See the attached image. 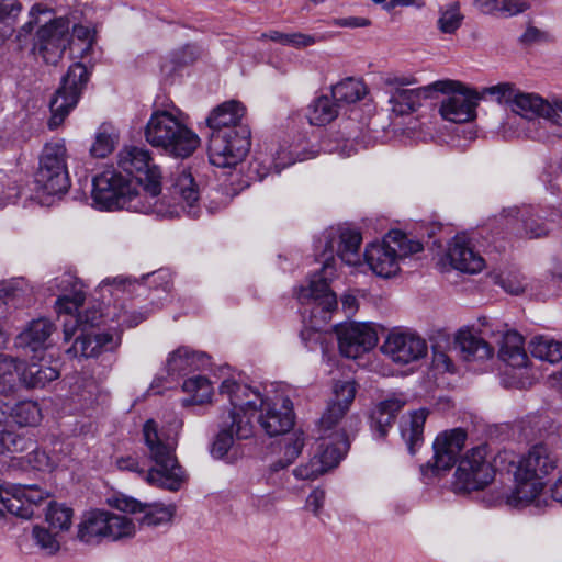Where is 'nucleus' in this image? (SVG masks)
Segmentation results:
<instances>
[{"instance_id":"48","label":"nucleus","mask_w":562,"mask_h":562,"mask_svg":"<svg viewBox=\"0 0 562 562\" xmlns=\"http://www.w3.org/2000/svg\"><path fill=\"white\" fill-rule=\"evenodd\" d=\"M22 9L19 0H0V45L12 35Z\"/></svg>"},{"instance_id":"16","label":"nucleus","mask_w":562,"mask_h":562,"mask_svg":"<svg viewBox=\"0 0 562 562\" xmlns=\"http://www.w3.org/2000/svg\"><path fill=\"white\" fill-rule=\"evenodd\" d=\"M88 79L89 74L83 64L75 63L68 68L60 88L50 101L52 116L48 122L50 130L57 128L77 105Z\"/></svg>"},{"instance_id":"35","label":"nucleus","mask_w":562,"mask_h":562,"mask_svg":"<svg viewBox=\"0 0 562 562\" xmlns=\"http://www.w3.org/2000/svg\"><path fill=\"white\" fill-rule=\"evenodd\" d=\"M77 537L88 544H97L106 539V510L86 512L78 525Z\"/></svg>"},{"instance_id":"23","label":"nucleus","mask_w":562,"mask_h":562,"mask_svg":"<svg viewBox=\"0 0 562 562\" xmlns=\"http://www.w3.org/2000/svg\"><path fill=\"white\" fill-rule=\"evenodd\" d=\"M456 86L446 90L448 95L442 100L439 112L441 116L450 122L464 123L475 117V108L481 99L490 97L464 87L456 81Z\"/></svg>"},{"instance_id":"62","label":"nucleus","mask_w":562,"mask_h":562,"mask_svg":"<svg viewBox=\"0 0 562 562\" xmlns=\"http://www.w3.org/2000/svg\"><path fill=\"white\" fill-rule=\"evenodd\" d=\"M146 279L149 285L161 288L164 292H169L171 289V273L168 270H158L148 274Z\"/></svg>"},{"instance_id":"26","label":"nucleus","mask_w":562,"mask_h":562,"mask_svg":"<svg viewBox=\"0 0 562 562\" xmlns=\"http://www.w3.org/2000/svg\"><path fill=\"white\" fill-rule=\"evenodd\" d=\"M318 150L304 136L299 135L293 138L283 139L276 148L271 149V157L268 166L262 162L266 172L260 175V180L268 175L269 169H273L276 173H280L284 168L297 162L316 157ZM261 162H258L260 166Z\"/></svg>"},{"instance_id":"9","label":"nucleus","mask_w":562,"mask_h":562,"mask_svg":"<svg viewBox=\"0 0 562 562\" xmlns=\"http://www.w3.org/2000/svg\"><path fill=\"white\" fill-rule=\"evenodd\" d=\"M361 241V234L357 229L344 226L325 229L318 239L324 248L322 252L324 257L323 267L319 272L312 274L310 278H321L329 285V281L336 276L335 254L348 267H362Z\"/></svg>"},{"instance_id":"61","label":"nucleus","mask_w":562,"mask_h":562,"mask_svg":"<svg viewBox=\"0 0 562 562\" xmlns=\"http://www.w3.org/2000/svg\"><path fill=\"white\" fill-rule=\"evenodd\" d=\"M79 41L85 46L82 52L86 53L92 46L93 35L91 30L88 26L83 25H74L72 33H70V44Z\"/></svg>"},{"instance_id":"29","label":"nucleus","mask_w":562,"mask_h":562,"mask_svg":"<svg viewBox=\"0 0 562 562\" xmlns=\"http://www.w3.org/2000/svg\"><path fill=\"white\" fill-rule=\"evenodd\" d=\"M445 258L453 269L463 273L475 274L485 268L484 258L464 233L457 234L449 241Z\"/></svg>"},{"instance_id":"49","label":"nucleus","mask_w":562,"mask_h":562,"mask_svg":"<svg viewBox=\"0 0 562 562\" xmlns=\"http://www.w3.org/2000/svg\"><path fill=\"white\" fill-rule=\"evenodd\" d=\"M136 532V524L127 516L106 510V539L121 540L131 538Z\"/></svg>"},{"instance_id":"24","label":"nucleus","mask_w":562,"mask_h":562,"mask_svg":"<svg viewBox=\"0 0 562 562\" xmlns=\"http://www.w3.org/2000/svg\"><path fill=\"white\" fill-rule=\"evenodd\" d=\"M127 181V177L114 169L95 176L92 181V206L100 211L121 210Z\"/></svg>"},{"instance_id":"60","label":"nucleus","mask_w":562,"mask_h":562,"mask_svg":"<svg viewBox=\"0 0 562 562\" xmlns=\"http://www.w3.org/2000/svg\"><path fill=\"white\" fill-rule=\"evenodd\" d=\"M318 41V37L313 34H305L301 32L286 33L284 38V45L294 48H305L314 45Z\"/></svg>"},{"instance_id":"44","label":"nucleus","mask_w":562,"mask_h":562,"mask_svg":"<svg viewBox=\"0 0 562 562\" xmlns=\"http://www.w3.org/2000/svg\"><path fill=\"white\" fill-rule=\"evenodd\" d=\"M176 512L177 506L173 503H144L139 512L143 514L140 524L147 527H157L169 524L175 517Z\"/></svg>"},{"instance_id":"51","label":"nucleus","mask_w":562,"mask_h":562,"mask_svg":"<svg viewBox=\"0 0 562 562\" xmlns=\"http://www.w3.org/2000/svg\"><path fill=\"white\" fill-rule=\"evenodd\" d=\"M139 286L140 283L135 279L115 277L113 279L103 280L99 285V290L104 301L106 299V295H109L110 297H115V300L119 299L120 294L130 295Z\"/></svg>"},{"instance_id":"20","label":"nucleus","mask_w":562,"mask_h":562,"mask_svg":"<svg viewBox=\"0 0 562 562\" xmlns=\"http://www.w3.org/2000/svg\"><path fill=\"white\" fill-rule=\"evenodd\" d=\"M465 440L467 432L461 428H454L439 434L434 441L432 459L420 467L423 476L431 479L450 470L464 447Z\"/></svg>"},{"instance_id":"54","label":"nucleus","mask_w":562,"mask_h":562,"mask_svg":"<svg viewBox=\"0 0 562 562\" xmlns=\"http://www.w3.org/2000/svg\"><path fill=\"white\" fill-rule=\"evenodd\" d=\"M72 509L63 504L53 503L46 513V520L52 528L68 530L72 521Z\"/></svg>"},{"instance_id":"50","label":"nucleus","mask_w":562,"mask_h":562,"mask_svg":"<svg viewBox=\"0 0 562 562\" xmlns=\"http://www.w3.org/2000/svg\"><path fill=\"white\" fill-rule=\"evenodd\" d=\"M24 363L16 359L0 355V393L11 392L18 380H21V373Z\"/></svg>"},{"instance_id":"38","label":"nucleus","mask_w":562,"mask_h":562,"mask_svg":"<svg viewBox=\"0 0 562 562\" xmlns=\"http://www.w3.org/2000/svg\"><path fill=\"white\" fill-rule=\"evenodd\" d=\"M182 390L188 394V397L181 401L183 407L203 405L212 401L213 386L205 376L195 375L187 379L182 384Z\"/></svg>"},{"instance_id":"3","label":"nucleus","mask_w":562,"mask_h":562,"mask_svg":"<svg viewBox=\"0 0 562 562\" xmlns=\"http://www.w3.org/2000/svg\"><path fill=\"white\" fill-rule=\"evenodd\" d=\"M558 465L559 458L548 446L535 445L517 462L512 492L494 491L485 502L490 506L502 504L513 508L533 506L543 510L549 507V501L543 493L542 480L557 470Z\"/></svg>"},{"instance_id":"13","label":"nucleus","mask_w":562,"mask_h":562,"mask_svg":"<svg viewBox=\"0 0 562 562\" xmlns=\"http://www.w3.org/2000/svg\"><path fill=\"white\" fill-rule=\"evenodd\" d=\"M524 344V337L515 330H508L502 337L498 357L505 363L501 375L505 387L526 389L537 378Z\"/></svg>"},{"instance_id":"31","label":"nucleus","mask_w":562,"mask_h":562,"mask_svg":"<svg viewBox=\"0 0 562 562\" xmlns=\"http://www.w3.org/2000/svg\"><path fill=\"white\" fill-rule=\"evenodd\" d=\"M406 396L394 393L375 405L370 415L374 437L384 438L392 428L398 412L406 405Z\"/></svg>"},{"instance_id":"22","label":"nucleus","mask_w":562,"mask_h":562,"mask_svg":"<svg viewBox=\"0 0 562 562\" xmlns=\"http://www.w3.org/2000/svg\"><path fill=\"white\" fill-rule=\"evenodd\" d=\"M48 496V492L36 484L0 486V504L2 507L8 513L23 519H31L35 507L47 499Z\"/></svg>"},{"instance_id":"63","label":"nucleus","mask_w":562,"mask_h":562,"mask_svg":"<svg viewBox=\"0 0 562 562\" xmlns=\"http://www.w3.org/2000/svg\"><path fill=\"white\" fill-rule=\"evenodd\" d=\"M415 82V78L407 76L389 75L384 78V83L390 88V93L394 90H405Z\"/></svg>"},{"instance_id":"6","label":"nucleus","mask_w":562,"mask_h":562,"mask_svg":"<svg viewBox=\"0 0 562 562\" xmlns=\"http://www.w3.org/2000/svg\"><path fill=\"white\" fill-rule=\"evenodd\" d=\"M218 391L229 401L231 406L237 407L240 414L246 413L251 423L258 412V424L270 437L283 435L293 427V404L289 397H265L258 389L235 378L223 380Z\"/></svg>"},{"instance_id":"59","label":"nucleus","mask_w":562,"mask_h":562,"mask_svg":"<svg viewBox=\"0 0 562 562\" xmlns=\"http://www.w3.org/2000/svg\"><path fill=\"white\" fill-rule=\"evenodd\" d=\"M529 8L530 4L524 0H499L498 14L510 18L527 11Z\"/></svg>"},{"instance_id":"11","label":"nucleus","mask_w":562,"mask_h":562,"mask_svg":"<svg viewBox=\"0 0 562 562\" xmlns=\"http://www.w3.org/2000/svg\"><path fill=\"white\" fill-rule=\"evenodd\" d=\"M487 456V446L481 445L460 457L451 482L456 494L483 491L494 481L496 470Z\"/></svg>"},{"instance_id":"56","label":"nucleus","mask_w":562,"mask_h":562,"mask_svg":"<svg viewBox=\"0 0 562 562\" xmlns=\"http://www.w3.org/2000/svg\"><path fill=\"white\" fill-rule=\"evenodd\" d=\"M32 536L35 543L47 554H55L60 548V543L56 535H53L44 527L35 526L33 528Z\"/></svg>"},{"instance_id":"4","label":"nucleus","mask_w":562,"mask_h":562,"mask_svg":"<svg viewBox=\"0 0 562 562\" xmlns=\"http://www.w3.org/2000/svg\"><path fill=\"white\" fill-rule=\"evenodd\" d=\"M160 193V181L128 180L121 202L122 209L143 214L151 213L159 217H176L181 212H186L191 217L198 216L199 190L188 170H181L173 182L171 189L173 203L167 202L166 196L159 198Z\"/></svg>"},{"instance_id":"41","label":"nucleus","mask_w":562,"mask_h":562,"mask_svg":"<svg viewBox=\"0 0 562 562\" xmlns=\"http://www.w3.org/2000/svg\"><path fill=\"white\" fill-rule=\"evenodd\" d=\"M339 111V104L333 97L322 95L308 105L306 116L310 124L324 126L333 122L338 116Z\"/></svg>"},{"instance_id":"43","label":"nucleus","mask_w":562,"mask_h":562,"mask_svg":"<svg viewBox=\"0 0 562 562\" xmlns=\"http://www.w3.org/2000/svg\"><path fill=\"white\" fill-rule=\"evenodd\" d=\"M60 375L56 366L45 363H30L23 366L21 381L29 387H44L46 384L57 380Z\"/></svg>"},{"instance_id":"57","label":"nucleus","mask_w":562,"mask_h":562,"mask_svg":"<svg viewBox=\"0 0 562 562\" xmlns=\"http://www.w3.org/2000/svg\"><path fill=\"white\" fill-rule=\"evenodd\" d=\"M29 464L38 471H52L56 463L52 458L41 449H34L26 456Z\"/></svg>"},{"instance_id":"52","label":"nucleus","mask_w":562,"mask_h":562,"mask_svg":"<svg viewBox=\"0 0 562 562\" xmlns=\"http://www.w3.org/2000/svg\"><path fill=\"white\" fill-rule=\"evenodd\" d=\"M116 142L117 136L113 128L103 124L95 133V138L90 148V153L93 157L104 158L114 150Z\"/></svg>"},{"instance_id":"55","label":"nucleus","mask_w":562,"mask_h":562,"mask_svg":"<svg viewBox=\"0 0 562 562\" xmlns=\"http://www.w3.org/2000/svg\"><path fill=\"white\" fill-rule=\"evenodd\" d=\"M32 445L30 439L10 430H0V454L16 453Z\"/></svg>"},{"instance_id":"39","label":"nucleus","mask_w":562,"mask_h":562,"mask_svg":"<svg viewBox=\"0 0 562 562\" xmlns=\"http://www.w3.org/2000/svg\"><path fill=\"white\" fill-rule=\"evenodd\" d=\"M532 357L551 364L562 360V342L548 335H538L528 345Z\"/></svg>"},{"instance_id":"19","label":"nucleus","mask_w":562,"mask_h":562,"mask_svg":"<svg viewBox=\"0 0 562 562\" xmlns=\"http://www.w3.org/2000/svg\"><path fill=\"white\" fill-rule=\"evenodd\" d=\"M254 435V424L247 414H240L237 407L232 406L224 412L218 422V432L212 446L211 454L215 459H225L236 440H245Z\"/></svg>"},{"instance_id":"8","label":"nucleus","mask_w":562,"mask_h":562,"mask_svg":"<svg viewBox=\"0 0 562 562\" xmlns=\"http://www.w3.org/2000/svg\"><path fill=\"white\" fill-rule=\"evenodd\" d=\"M294 294L301 305H311L310 321L301 331V339L307 348H313L319 342L321 330L337 308V296L321 278H308L305 284L295 289Z\"/></svg>"},{"instance_id":"33","label":"nucleus","mask_w":562,"mask_h":562,"mask_svg":"<svg viewBox=\"0 0 562 562\" xmlns=\"http://www.w3.org/2000/svg\"><path fill=\"white\" fill-rule=\"evenodd\" d=\"M209 366V356L202 351H195L187 346H181L168 355L166 361L167 372L171 376L188 374Z\"/></svg>"},{"instance_id":"1","label":"nucleus","mask_w":562,"mask_h":562,"mask_svg":"<svg viewBox=\"0 0 562 562\" xmlns=\"http://www.w3.org/2000/svg\"><path fill=\"white\" fill-rule=\"evenodd\" d=\"M83 283L71 273H64L50 282V290L57 300L55 302L56 313L65 315L64 339L70 340L76 331L81 330L74 345L67 349V353L74 357L91 358L97 357L101 351L113 350L120 344V335L111 333H87L88 327H94L100 324L101 318L110 317L117 327H134L138 325L146 315L127 311L125 305H108L106 312L97 310H87L83 314L79 313L86 300Z\"/></svg>"},{"instance_id":"17","label":"nucleus","mask_w":562,"mask_h":562,"mask_svg":"<svg viewBox=\"0 0 562 562\" xmlns=\"http://www.w3.org/2000/svg\"><path fill=\"white\" fill-rule=\"evenodd\" d=\"M250 149V130L212 132L209 140V160L218 168H233Z\"/></svg>"},{"instance_id":"25","label":"nucleus","mask_w":562,"mask_h":562,"mask_svg":"<svg viewBox=\"0 0 562 562\" xmlns=\"http://www.w3.org/2000/svg\"><path fill=\"white\" fill-rule=\"evenodd\" d=\"M339 351L344 357L357 359L378 344V333L371 323L351 322L337 328Z\"/></svg>"},{"instance_id":"18","label":"nucleus","mask_w":562,"mask_h":562,"mask_svg":"<svg viewBox=\"0 0 562 562\" xmlns=\"http://www.w3.org/2000/svg\"><path fill=\"white\" fill-rule=\"evenodd\" d=\"M70 45V21L59 16L41 25L33 43V54H37L46 64L56 65Z\"/></svg>"},{"instance_id":"37","label":"nucleus","mask_w":562,"mask_h":562,"mask_svg":"<svg viewBox=\"0 0 562 562\" xmlns=\"http://www.w3.org/2000/svg\"><path fill=\"white\" fill-rule=\"evenodd\" d=\"M52 9L43 3H35L31 7L27 13V21L16 30L14 36V43L16 44L18 49L23 50L31 48L33 52L35 37L34 29L40 23V16L52 14Z\"/></svg>"},{"instance_id":"46","label":"nucleus","mask_w":562,"mask_h":562,"mask_svg":"<svg viewBox=\"0 0 562 562\" xmlns=\"http://www.w3.org/2000/svg\"><path fill=\"white\" fill-rule=\"evenodd\" d=\"M9 415L20 427L37 426L43 418L40 404L32 400H24L15 403L11 407Z\"/></svg>"},{"instance_id":"58","label":"nucleus","mask_w":562,"mask_h":562,"mask_svg":"<svg viewBox=\"0 0 562 562\" xmlns=\"http://www.w3.org/2000/svg\"><path fill=\"white\" fill-rule=\"evenodd\" d=\"M110 506L126 513H139L144 503L138 502L137 499L126 496L124 494L113 495L109 499Z\"/></svg>"},{"instance_id":"2","label":"nucleus","mask_w":562,"mask_h":562,"mask_svg":"<svg viewBox=\"0 0 562 562\" xmlns=\"http://www.w3.org/2000/svg\"><path fill=\"white\" fill-rule=\"evenodd\" d=\"M182 426L183 422L178 416H172L162 427L154 419H148L143 426V440L145 453L153 465L145 471L135 458L121 457L116 459V467L120 470L142 473L153 486L171 492L180 490L187 481V473L176 457Z\"/></svg>"},{"instance_id":"64","label":"nucleus","mask_w":562,"mask_h":562,"mask_svg":"<svg viewBox=\"0 0 562 562\" xmlns=\"http://www.w3.org/2000/svg\"><path fill=\"white\" fill-rule=\"evenodd\" d=\"M325 501V493L322 490H314L306 498V508L313 514L317 515L323 507Z\"/></svg>"},{"instance_id":"15","label":"nucleus","mask_w":562,"mask_h":562,"mask_svg":"<svg viewBox=\"0 0 562 562\" xmlns=\"http://www.w3.org/2000/svg\"><path fill=\"white\" fill-rule=\"evenodd\" d=\"M542 213L538 206L522 205L507 207L499 214L502 225L517 234H524L529 238H539L546 236L549 232V221H554L557 216H562V202L559 203L557 210L546 213L544 221Z\"/></svg>"},{"instance_id":"45","label":"nucleus","mask_w":562,"mask_h":562,"mask_svg":"<svg viewBox=\"0 0 562 562\" xmlns=\"http://www.w3.org/2000/svg\"><path fill=\"white\" fill-rule=\"evenodd\" d=\"M31 291L22 279L4 282L0 288V306L22 307L29 301Z\"/></svg>"},{"instance_id":"21","label":"nucleus","mask_w":562,"mask_h":562,"mask_svg":"<svg viewBox=\"0 0 562 562\" xmlns=\"http://www.w3.org/2000/svg\"><path fill=\"white\" fill-rule=\"evenodd\" d=\"M381 351L395 363L408 364L424 358L427 355L428 345L417 333L395 328L386 335Z\"/></svg>"},{"instance_id":"30","label":"nucleus","mask_w":562,"mask_h":562,"mask_svg":"<svg viewBox=\"0 0 562 562\" xmlns=\"http://www.w3.org/2000/svg\"><path fill=\"white\" fill-rule=\"evenodd\" d=\"M357 393L353 381H337L333 387V397L322 415L321 426L327 431L340 426Z\"/></svg>"},{"instance_id":"28","label":"nucleus","mask_w":562,"mask_h":562,"mask_svg":"<svg viewBox=\"0 0 562 562\" xmlns=\"http://www.w3.org/2000/svg\"><path fill=\"white\" fill-rule=\"evenodd\" d=\"M456 85V80L446 79L418 88L394 90L391 92L389 103L392 112L396 115H407L417 111L422 106L423 100L430 98L434 92H445Z\"/></svg>"},{"instance_id":"14","label":"nucleus","mask_w":562,"mask_h":562,"mask_svg":"<svg viewBox=\"0 0 562 562\" xmlns=\"http://www.w3.org/2000/svg\"><path fill=\"white\" fill-rule=\"evenodd\" d=\"M67 150L64 140L45 145L35 175L38 192L47 195H63L70 187L66 164Z\"/></svg>"},{"instance_id":"27","label":"nucleus","mask_w":562,"mask_h":562,"mask_svg":"<svg viewBox=\"0 0 562 562\" xmlns=\"http://www.w3.org/2000/svg\"><path fill=\"white\" fill-rule=\"evenodd\" d=\"M119 167L131 178L127 180L160 181L161 172L145 147L125 146L119 153Z\"/></svg>"},{"instance_id":"36","label":"nucleus","mask_w":562,"mask_h":562,"mask_svg":"<svg viewBox=\"0 0 562 562\" xmlns=\"http://www.w3.org/2000/svg\"><path fill=\"white\" fill-rule=\"evenodd\" d=\"M456 341L467 360H484L493 356V348L470 329L459 330Z\"/></svg>"},{"instance_id":"53","label":"nucleus","mask_w":562,"mask_h":562,"mask_svg":"<svg viewBox=\"0 0 562 562\" xmlns=\"http://www.w3.org/2000/svg\"><path fill=\"white\" fill-rule=\"evenodd\" d=\"M303 447L304 439L302 435L294 434L291 438L288 439V442L284 446V458L273 462L270 465L271 471L278 472L292 464L294 460L301 454Z\"/></svg>"},{"instance_id":"32","label":"nucleus","mask_w":562,"mask_h":562,"mask_svg":"<svg viewBox=\"0 0 562 562\" xmlns=\"http://www.w3.org/2000/svg\"><path fill=\"white\" fill-rule=\"evenodd\" d=\"M246 113L244 104L236 100L223 102L207 116L206 123L212 132H232L235 134L240 128H248L241 123Z\"/></svg>"},{"instance_id":"42","label":"nucleus","mask_w":562,"mask_h":562,"mask_svg":"<svg viewBox=\"0 0 562 562\" xmlns=\"http://www.w3.org/2000/svg\"><path fill=\"white\" fill-rule=\"evenodd\" d=\"M368 93L367 86L360 79L346 78L331 87V97L341 108L362 100Z\"/></svg>"},{"instance_id":"34","label":"nucleus","mask_w":562,"mask_h":562,"mask_svg":"<svg viewBox=\"0 0 562 562\" xmlns=\"http://www.w3.org/2000/svg\"><path fill=\"white\" fill-rule=\"evenodd\" d=\"M55 329V325L48 318L33 319L16 337V345L34 352L47 349L48 340Z\"/></svg>"},{"instance_id":"10","label":"nucleus","mask_w":562,"mask_h":562,"mask_svg":"<svg viewBox=\"0 0 562 562\" xmlns=\"http://www.w3.org/2000/svg\"><path fill=\"white\" fill-rule=\"evenodd\" d=\"M423 250V245L401 231L389 232L380 241L367 245L362 262L378 277L389 279L400 271V262Z\"/></svg>"},{"instance_id":"5","label":"nucleus","mask_w":562,"mask_h":562,"mask_svg":"<svg viewBox=\"0 0 562 562\" xmlns=\"http://www.w3.org/2000/svg\"><path fill=\"white\" fill-rule=\"evenodd\" d=\"M498 103L505 104L513 113L527 121L524 135L540 143H551L562 134L550 132L547 123L562 127V99H544L536 92L524 91L509 82H502L483 89Z\"/></svg>"},{"instance_id":"7","label":"nucleus","mask_w":562,"mask_h":562,"mask_svg":"<svg viewBox=\"0 0 562 562\" xmlns=\"http://www.w3.org/2000/svg\"><path fill=\"white\" fill-rule=\"evenodd\" d=\"M146 140L176 158L191 156L200 146V137L183 119L167 110L155 111L145 128Z\"/></svg>"},{"instance_id":"12","label":"nucleus","mask_w":562,"mask_h":562,"mask_svg":"<svg viewBox=\"0 0 562 562\" xmlns=\"http://www.w3.org/2000/svg\"><path fill=\"white\" fill-rule=\"evenodd\" d=\"M322 437L317 449L308 461L294 469L293 474L300 480H315L319 475L334 469L346 456L349 449V440L341 426L325 431L319 425Z\"/></svg>"},{"instance_id":"40","label":"nucleus","mask_w":562,"mask_h":562,"mask_svg":"<svg viewBox=\"0 0 562 562\" xmlns=\"http://www.w3.org/2000/svg\"><path fill=\"white\" fill-rule=\"evenodd\" d=\"M428 412L424 408L414 411L407 420L401 425V436L407 445L411 454H414L416 449L423 442L424 425Z\"/></svg>"},{"instance_id":"47","label":"nucleus","mask_w":562,"mask_h":562,"mask_svg":"<svg viewBox=\"0 0 562 562\" xmlns=\"http://www.w3.org/2000/svg\"><path fill=\"white\" fill-rule=\"evenodd\" d=\"M437 27L443 34H454L462 25L464 15L459 1H451L438 10Z\"/></svg>"}]
</instances>
